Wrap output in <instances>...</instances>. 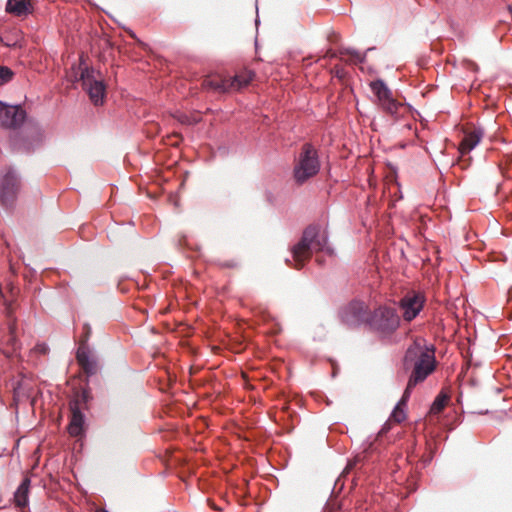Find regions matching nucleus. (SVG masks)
Returning a JSON list of instances; mask_svg holds the SVG:
<instances>
[{
	"label": "nucleus",
	"mask_w": 512,
	"mask_h": 512,
	"mask_svg": "<svg viewBox=\"0 0 512 512\" xmlns=\"http://www.w3.org/2000/svg\"><path fill=\"white\" fill-rule=\"evenodd\" d=\"M403 367L405 370L411 371L404 391V396H408L417 384L426 380L436 369L434 346L414 341L405 352Z\"/></svg>",
	"instance_id": "f257e3e1"
},
{
	"label": "nucleus",
	"mask_w": 512,
	"mask_h": 512,
	"mask_svg": "<svg viewBox=\"0 0 512 512\" xmlns=\"http://www.w3.org/2000/svg\"><path fill=\"white\" fill-rule=\"evenodd\" d=\"M323 252L333 256L334 250L328 243V236L319 226H308L302 234L300 241L292 249L293 267L301 269L313 253Z\"/></svg>",
	"instance_id": "f03ea898"
},
{
	"label": "nucleus",
	"mask_w": 512,
	"mask_h": 512,
	"mask_svg": "<svg viewBox=\"0 0 512 512\" xmlns=\"http://www.w3.org/2000/svg\"><path fill=\"white\" fill-rule=\"evenodd\" d=\"M44 132L37 121L27 120L20 129L11 134L9 143L13 151L18 153H32L42 145Z\"/></svg>",
	"instance_id": "7ed1b4c3"
},
{
	"label": "nucleus",
	"mask_w": 512,
	"mask_h": 512,
	"mask_svg": "<svg viewBox=\"0 0 512 512\" xmlns=\"http://www.w3.org/2000/svg\"><path fill=\"white\" fill-rule=\"evenodd\" d=\"M320 170V160L316 148L305 143L296 160L293 176L297 184L302 185L310 178L318 174Z\"/></svg>",
	"instance_id": "20e7f679"
},
{
	"label": "nucleus",
	"mask_w": 512,
	"mask_h": 512,
	"mask_svg": "<svg viewBox=\"0 0 512 512\" xmlns=\"http://www.w3.org/2000/svg\"><path fill=\"white\" fill-rule=\"evenodd\" d=\"M370 328L380 334L393 333L400 325V317L393 307L380 306L367 318Z\"/></svg>",
	"instance_id": "39448f33"
},
{
	"label": "nucleus",
	"mask_w": 512,
	"mask_h": 512,
	"mask_svg": "<svg viewBox=\"0 0 512 512\" xmlns=\"http://www.w3.org/2000/svg\"><path fill=\"white\" fill-rule=\"evenodd\" d=\"M254 76L253 71L244 69L233 77L205 80V84L219 92H233L248 86Z\"/></svg>",
	"instance_id": "423d86ee"
},
{
	"label": "nucleus",
	"mask_w": 512,
	"mask_h": 512,
	"mask_svg": "<svg viewBox=\"0 0 512 512\" xmlns=\"http://www.w3.org/2000/svg\"><path fill=\"white\" fill-rule=\"evenodd\" d=\"M96 72L93 68L86 67L81 71L80 80L83 89L88 93L90 100L94 105L103 104L106 94V88L101 78H96Z\"/></svg>",
	"instance_id": "0eeeda50"
},
{
	"label": "nucleus",
	"mask_w": 512,
	"mask_h": 512,
	"mask_svg": "<svg viewBox=\"0 0 512 512\" xmlns=\"http://www.w3.org/2000/svg\"><path fill=\"white\" fill-rule=\"evenodd\" d=\"M369 86L382 110L390 115H396L403 105L393 98L392 91L386 83L377 79L370 82Z\"/></svg>",
	"instance_id": "6e6552de"
},
{
	"label": "nucleus",
	"mask_w": 512,
	"mask_h": 512,
	"mask_svg": "<svg viewBox=\"0 0 512 512\" xmlns=\"http://www.w3.org/2000/svg\"><path fill=\"white\" fill-rule=\"evenodd\" d=\"M26 111L21 105H8L0 101V126L6 129L18 130L27 121Z\"/></svg>",
	"instance_id": "1a4fd4ad"
},
{
	"label": "nucleus",
	"mask_w": 512,
	"mask_h": 512,
	"mask_svg": "<svg viewBox=\"0 0 512 512\" xmlns=\"http://www.w3.org/2000/svg\"><path fill=\"white\" fill-rule=\"evenodd\" d=\"M21 187L18 173L13 168H8L0 176V201L5 205H11L17 197Z\"/></svg>",
	"instance_id": "9d476101"
},
{
	"label": "nucleus",
	"mask_w": 512,
	"mask_h": 512,
	"mask_svg": "<svg viewBox=\"0 0 512 512\" xmlns=\"http://www.w3.org/2000/svg\"><path fill=\"white\" fill-rule=\"evenodd\" d=\"M84 329L86 330V336L80 342V345L76 352V359L82 370L88 375L92 376L96 374L98 370L97 360L92 351L86 345L91 328L85 324Z\"/></svg>",
	"instance_id": "9b49d317"
},
{
	"label": "nucleus",
	"mask_w": 512,
	"mask_h": 512,
	"mask_svg": "<svg viewBox=\"0 0 512 512\" xmlns=\"http://www.w3.org/2000/svg\"><path fill=\"white\" fill-rule=\"evenodd\" d=\"M8 321V334L6 336H0V351L7 357L12 358L18 356L20 351V343L16 335V322L11 318L10 308L7 307Z\"/></svg>",
	"instance_id": "f8f14e48"
},
{
	"label": "nucleus",
	"mask_w": 512,
	"mask_h": 512,
	"mask_svg": "<svg viewBox=\"0 0 512 512\" xmlns=\"http://www.w3.org/2000/svg\"><path fill=\"white\" fill-rule=\"evenodd\" d=\"M367 306L362 301H352L340 311V318L348 326H358L367 321Z\"/></svg>",
	"instance_id": "ddd939ff"
},
{
	"label": "nucleus",
	"mask_w": 512,
	"mask_h": 512,
	"mask_svg": "<svg viewBox=\"0 0 512 512\" xmlns=\"http://www.w3.org/2000/svg\"><path fill=\"white\" fill-rule=\"evenodd\" d=\"M425 298L419 293H408L400 300L403 319L407 322L414 320L424 307Z\"/></svg>",
	"instance_id": "4468645a"
},
{
	"label": "nucleus",
	"mask_w": 512,
	"mask_h": 512,
	"mask_svg": "<svg viewBox=\"0 0 512 512\" xmlns=\"http://www.w3.org/2000/svg\"><path fill=\"white\" fill-rule=\"evenodd\" d=\"M483 136L484 131L481 127H473L472 129L466 130L459 145L460 154L465 155L472 151L480 143Z\"/></svg>",
	"instance_id": "2eb2a0df"
},
{
	"label": "nucleus",
	"mask_w": 512,
	"mask_h": 512,
	"mask_svg": "<svg viewBox=\"0 0 512 512\" xmlns=\"http://www.w3.org/2000/svg\"><path fill=\"white\" fill-rule=\"evenodd\" d=\"M71 419L70 423L68 425V432L71 436L77 437L82 435L83 428H84V422H85V416L80 411L77 403H74L71 405Z\"/></svg>",
	"instance_id": "dca6fc26"
},
{
	"label": "nucleus",
	"mask_w": 512,
	"mask_h": 512,
	"mask_svg": "<svg viewBox=\"0 0 512 512\" xmlns=\"http://www.w3.org/2000/svg\"><path fill=\"white\" fill-rule=\"evenodd\" d=\"M6 12L15 16H26L32 12L30 0H7Z\"/></svg>",
	"instance_id": "f3484780"
},
{
	"label": "nucleus",
	"mask_w": 512,
	"mask_h": 512,
	"mask_svg": "<svg viewBox=\"0 0 512 512\" xmlns=\"http://www.w3.org/2000/svg\"><path fill=\"white\" fill-rule=\"evenodd\" d=\"M30 479L25 478L14 493V501L16 506L23 508L28 505Z\"/></svg>",
	"instance_id": "a211bd4d"
},
{
	"label": "nucleus",
	"mask_w": 512,
	"mask_h": 512,
	"mask_svg": "<svg viewBox=\"0 0 512 512\" xmlns=\"http://www.w3.org/2000/svg\"><path fill=\"white\" fill-rule=\"evenodd\" d=\"M409 396H410V394H408V396L403 395L401 400L398 402V404L395 406V408L393 409V411L391 413V419L393 421H395L396 423H401L406 418V415L402 408V405L403 406L406 405V401L408 400Z\"/></svg>",
	"instance_id": "6ab92c4d"
},
{
	"label": "nucleus",
	"mask_w": 512,
	"mask_h": 512,
	"mask_svg": "<svg viewBox=\"0 0 512 512\" xmlns=\"http://www.w3.org/2000/svg\"><path fill=\"white\" fill-rule=\"evenodd\" d=\"M448 400L449 397L445 393L438 394L431 405L430 412L432 414L440 413L447 405Z\"/></svg>",
	"instance_id": "aec40b11"
},
{
	"label": "nucleus",
	"mask_w": 512,
	"mask_h": 512,
	"mask_svg": "<svg viewBox=\"0 0 512 512\" xmlns=\"http://www.w3.org/2000/svg\"><path fill=\"white\" fill-rule=\"evenodd\" d=\"M13 71L6 66H0V86L7 84L13 79Z\"/></svg>",
	"instance_id": "412c9836"
},
{
	"label": "nucleus",
	"mask_w": 512,
	"mask_h": 512,
	"mask_svg": "<svg viewBox=\"0 0 512 512\" xmlns=\"http://www.w3.org/2000/svg\"><path fill=\"white\" fill-rule=\"evenodd\" d=\"M341 55H350L352 57V59L355 61V62H362L363 61V56L356 50H352V49H343L341 50Z\"/></svg>",
	"instance_id": "4be33fe9"
},
{
	"label": "nucleus",
	"mask_w": 512,
	"mask_h": 512,
	"mask_svg": "<svg viewBox=\"0 0 512 512\" xmlns=\"http://www.w3.org/2000/svg\"><path fill=\"white\" fill-rule=\"evenodd\" d=\"M363 454L356 455L352 461L348 462V465L346 467V470L353 469L358 463H360L364 459Z\"/></svg>",
	"instance_id": "5701e85b"
},
{
	"label": "nucleus",
	"mask_w": 512,
	"mask_h": 512,
	"mask_svg": "<svg viewBox=\"0 0 512 512\" xmlns=\"http://www.w3.org/2000/svg\"><path fill=\"white\" fill-rule=\"evenodd\" d=\"M49 348L48 346L45 344V343H41V344H37L35 347H34V352L35 353H39V354H46L48 352Z\"/></svg>",
	"instance_id": "b1692460"
},
{
	"label": "nucleus",
	"mask_w": 512,
	"mask_h": 512,
	"mask_svg": "<svg viewBox=\"0 0 512 512\" xmlns=\"http://www.w3.org/2000/svg\"><path fill=\"white\" fill-rule=\"evenodd\" d=\"M104 512H109V511H104Z\"/></svg>",
	"instance_id": "393cba45"
}]
</instances>
